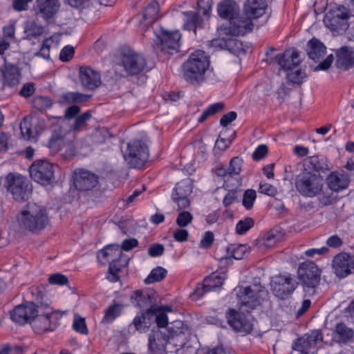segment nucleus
Masks as SVG:
<instances>
[{"label": "nucleus", "instance_id": "4d7b16f0", "mask_svg": "<svg viewBox=\"0 0 354 354\" xmlns=\"http://www.w3.org/2000/svg\"><path fill=\"white\" fill-rule=\"evenodd\" d=\"M75 49L72 46H66L62 49L59 53V59L62 62H68L73 57Z\"/></svg>", "mask_w": 354, "mask_h": 354}, {"label": "nucleus", "instance_id": "c03bdc74", "mask_svg": "<svg viewBox=\"0 0 354 354\" xmlns=\"http://www.w3.org/2000/svg\"><path fill=\"white\" fill-rule=\"evenodd\" d=\"M53 104V100L46 96H35L32 100L33 106L41 111L50 109Z\"/></svg>", "mask_w": 354, "mask_h": 354}, {"label": "nucleus", "instance_id": "7c9ffc66", "mask_svg": "<svg viewBox=\"0 0 354 354\" xmlns=\"http://www.w3.org/2000/svg\"><path fill=\"white\" fill-rule=\"evenodd\" d=\"M354 335V331L344 323H337L333 333V339L338 343H347Z\"/></svg>", "mask_w": 354, "mask_h": 354}, {"label": "nucleus", "instance_id": "b1692460", "mask_svg": "<svg viewBox=\"0 0 354 354\" xmlns=\"http://www.w3.org/2000/svg\"><path fill=\"white\" fill-rule=\"evenodd\" d=\"M274 59L280 66V69L287 72L292 71L300 63L299 52L295 49H288L282 54H277Z\"/></svg>", "mask_w": 354, "mask_h": 354}, {"label": "nucleus", "instance_id": "09e8293b", "mask_svg": "<svg viewBox=\"0 0 354 354\" xmlns=\"http://www.w3.org/2000/svg\"><path fill=\"white\" fill-rule=\"evenodd\" d=\"M243 163V160L239 156H235L232 158L229 163L228 166V173L229 176H232L234 175H239L241 171V167Z\"/></svg>", "mask_w": 354, "mask_h": 354}, {"label": "nucleus", "instance_id": "6e6552de", "mask_svg": "<svg viewBox=\"0 0 354 354\" xmlns=\"http://www.w3.org/2000/svg\"><path fill=\"white\" fill-rule=\"evenodd\" d=\"M115 64L122 66L129 75L133 76L145 70L146 59L142 54L127 48L120 51L115 59Z\"/></svg>", "mask_w": 354, "mask_h": 354}, {"label": "nucleus", "instance_id": "f257e3e1", "mask_svg": "<svg viewBox=\"0 0 354 354\" xmlns=\"http://www.w3.org/2000/svg\"><path fill=\"white\" fill-rule=\"evenodd\" d=\"M267 8L265 0H247L244 7V14L237 17L226 25L218 28L219 35L222 39H214L211 41L212 46L221 48H229L236 41L231 37L244 35L253 29L252 19L262 16Z\"/></svg>", "mask_w": 354, "mask_h": 354}, {"label": "nucleus", "instance_id": "6ab92c4d", "mask_svg": "<svg viewBox=\"0 0 354 354\" xmlns=\"http://www.w3.org/2000/svg\"><path fill=\"white\" fill-rule=\"evenodd\" d=\"M59 8V0H36L34 10L37 16L48 21L54 18Z\"/></svg>", "mask_w": 354, "mask_h": 354}, {"label": "nucleus", "instance_id": "2eb2a0df", "mask_svg": "<svg viewBox=\"0 0 354 354\" xmlns=\"http://www.w3.org/2000/svg\"><path fill=\"white\" fill-rule=\"evenodd\" d=\"M181 35L178 30L167 31L162 30L158 35L157 46L165 53L174 54L179 50Z\"/></svg>", "mask_w": 354, "mask_h": 354}, {"label": "nucleus", "instance_id": "0eeeda50", "mask_svg": "<svg viewBox=\"0 0 354 354\" xmlns=\"http://www.w3.org/2000/svg\"><path fill=\"white\" fill-rule=\"evenodd\" d=\"M298 274L304 291V297H310L317 293L320 283V270L313 262H305L300 265Z\"/></svg>", "mask_w": 354, "mask_h": 354}, {"label": "nucleus", "instance_id": "ea45409f", "mask_svg": "<svg viewBox=\"0 0 354 354\" xmlns=\"http://www.w3.org/2000/svg\"><path fill=\"white\" fill-rule=\"evenodd\" d=\"M248 252L249 247L243 244L230 245L227 248V254L235 259H242Z\"/></svg>", "mask_w": 354, "mask_h": 354}, {"label": "nucleus", "instance_id": "58836bf2", "mask_svg": "<svg viewBox=\"0 0 354 354\" xmlns=\"http://www.w3.org/2000/svg\"><path fill=\"white\" fill-rule=\"evenodd\" d=\"M167 271L162 267L158 266L153 269L149 276L145 279L146 284H150L155 282L160 281L167 276Z\"/></svg>", "mask_w": 354, "mask_h": 354}, {"label": "nucleus", "instance_id": "2f4dec72", "mask_svg": "<svg viewBox=\"0 0 354 354\" xmlns=\"http://www.w3.org/2000/svg\"><path fill=\"white\" fill-rule=\"evenodd\" d=\"M328 187L335 192L346 188L348 185L347 176L339 173H332L327 178Z\"/></svg>", "mask_w": 354, "mask_h": 354}, {"label": "nucleus", "instance_id": "9d476101", "mask_svg": "<svg viewBox=\"0 0 354 354\" xmlns=\"http://www.w3.org/2000/svg\"><path fill=\"white\" fill-rule=\"evenodd\" d=\"M5 187L17 201H26L32 194L31 183L19 174L10 173L6 178Z\"/></svg>", "mask_w": 354, "mask_h": 354}, {"label": "nucleus", "instance_id": "7ed1b4c3", "mask_svg": "<svg viewBox=\"0 0 354 354\" xmlns=\"http://www.w3.org/2000/svg\"><path fill=\"white\" fill-rule=\"evenodd\" d=\"M17 219L21 227L32 232L44 229L49 222L46 208L35 203H28Z\"/></svg>", "mask_w": 354, "mask_h": 354}, {"label": "nucleus", "instance_id": "4468645a", "mask_svg": "<svg viewBox=\"0 0 354 354\" xmlns=\"http://www.w3.org/2000/svg\"><path fill=\"white\" fill-rule=\"evenodd\" d=\"M102 257L109 263V270H121L123 267L128 265L129 260L124 259L120 245L111 244L105 246L97 254V258Z\"/></svg>", "mask_w": 354, "mask_h": 354}, {"label": "nucleus", "instance_id": "a878e982", "mask_svg": "<svg viewBox=\"0 0 354 354\" xmlns=\"http://www.w3.org/2000/svg\"><path fill=\"white\" fill-rule=\"evenodd\" d=\"M0 81L3 87H15L20 83L21 73L18 67L14 65H6L1 69Z\"/></svg>", "mask_w": 354, "mask_h": 354}, {"label": "nucleus", "instance_id": "c756f323", "mask_svg": "<svg viewBox=\"0 0 354 354\" xmlns=\"http://www.w3.org/2000/svg\"><path fill=\"white\" fill-rule=\"evenodd\" d=\"M326 53V47L319 39L313 38L308 42L307 53L315 62H319Z\"/></svg>", "mask_w": 354, "mask_h": 354}, {"label": "nucleus", "instance_id": "864d4df0", "mask_svg": "<svg viewBox=\"0 0 354 354\" xmlns=\"http://www.w3.org/2000/svg\"><path fill=\"white\" fill-rule=\"evenodd\" d=\"M48 281L51 285L64 286L68 282V277L61 273H55L49 276Z\"/></svg>", "mask_w": 354, "mask_h": 354}, {"label": "nucleus", "instance_id": "69168bd1", "mask_svg": "<svg viewBox=\"0 0 354 354\" xmlns=\"http://www.w3.org/2000/svg\"><path fill=\"white\" fill-rule=\"evenodd\" d=\"M138 245V241L136 239L131 238L124 239L120 245L121 251H129L136 248Z\"/></svg>", "mask_w": 354, "mask_h": 354}, {"label": "nucleus", "instance_id": "4be33fe9", "mask_svg": "<svg viewBox=\"0 0 354 354\" xmlns=\"http://www.w3.org/2000/svg\"><path fill=\"white\" fill-rule=\"evenodd\" d=\"M98 183V176L88 170L80 169L75 172L74 185L80 191H88Z\"/></svg>", "mask_w": 354, "mask_h": 354}, {"label": "nucleus", "instance_id": "5fc2aeb1", "mask_svg": "<svg viewBox=\"0 0 354 354\" xmlns=\"http://www.w3.org/2000/svg\"><path fill=\"white\" fill-rule=\"evenodd\" d=\"M91 118V114L89 111L84 112L83 114L77 116L73 125L74 130H79L84 127L86 122Z\"/></svg>", "mask_w": 354, "mask_h": 354}, {"label": "nucleus", "instance_id": "f3484780", "mask_svg": "<svg viewBox=\"0 0 354 354\" xmlns=\"http://www.w3.org/2000/svg\"><path fill=\"white\" fill-rule=\"evenodd\" d=\"M225 277L217 273H212L209 276L205 277L203 283L198 284L194 292L191 295V297L194 300L201 298L205 293L214 291L220 288L224 282Z\"/></svg>", "mask_w": 354, "mask_h": 354}, {"label": "nucleus", "instance_id": "e433bc0d", "mask_svg": "<svg viewBox=\"0 0 354 354\" xmlns=\"http://www.w3.org/2000/svg\"><path fill=\"white\" fill-rule=\"evenodd\" d=\"M159 8L156 1H151L144 9L142 17L143 19L149 24L153 23L158 19Z\"/></svg>", "mask_w": 354, "mask_h": 354}, {"label": "nucleus", "instance_id": "5701e85b", "mask_svg": "<svg viewBox=\"0 0 354 354\" xmlns=\"http://www.w3.org/2000/svg\"><path fill=\"white\" fill-rule=\"evenodd\" d=\"M79 77L82 85L88 90H94L102 84L100 73L89 66H81Z\"/></svg>", "mask_w": 354, "mask_h": 354}, {"label": "nucleus", "instance_id": "39448f33", "mask_svg": "<svg viewBox=\"0 0 354 354\" xmlns=\"http://www.w3.org/2000/svg\"><path fill=\"white\" fill-rule=\"evenodd\" d=\"M238 305L242 313H250L268 297V292L260 283L239 287L237 292Z\"/></svg>", "mask_w": 354, "mask_h": 354}, {"label": "nucleus", "instance_id": "13d9d810", "mask_svg": "<svg viewBox=\"0 0 354 354\" xmlns=\"http://www.w3.org/2000/svg\"><path fill=\"white\" fill-rule=\"evenodd\" d=\"M214 240V234L210 232H206L200 241V247L204 249L209 248Z\"/></svg>", "mask_w": 354, "mask_h": 354}, {"label": "nucleus", "instance_id": "bb28decb", "mask_svg": "<svg viewBox=\"0 0 354 354\" xmlns=\"http://www.w3.org/2000/svg\"><path fill=\"white\" fill-rule=\"evenodd\" d=\"M149 310L151 311L150 314L151 323L155 321L157 324L156 328L167 331V328H168V326L170 325L171 323L168 322V317L165 313L167 311L171 312V308L168 306H158L153 305L150 306Z\"/></svg>", "mask_w": 354, "mask_h": 354}, {"label": "nucleus", "instance_id": "423d86ee", "mask_svg": "<svg viewBox=\"0 0 354 354\" xmlns=\"http://www.w3.org/2000/svg\"><path fill=\"white\" fill-rule=\"evenodd\" d=\"M57 315L51 307L50 302L44 301L37 306L30 324L35 333H43L53 331L57 328Z\"/></svg>", "mask_w": 354, "mask_h": 354}, {"label": "nucleus", "instance_id": "f8f14e48", "mask_svg": "<svg viewBox=\"0 0 354 354\" xmlns=\"http://www.w3.org/2000/svg\"><path fill=\"white\" fill-rule=\"evenodd\" d=\"M29 173L35 182L49 185L54 179L55 165L46 160H36L30 165Z\"/></svg>", "mask_w": 354, "mask_h": 354}, {"label": "nucleus", "instance_id": "052dcab7", "mask_svg": "<svg viewBox=\"0 0 354 354\" xmlns=\"http://www.w3.org/2000/svg\"><path fill=\"white\" fill-rule=\"evenodd\" d=\"M268 153V147L266 145H261L258 146L252 154V158L259 161L263 158Z\"/></svg>", "mask_w": 354, "mask_h": 354}, {"label": "nucleus", "instance_id": "6e6d98bb", "mask_svg": "<svg viewBox=\"0 0 354 354\" xmlns=\"http://www.w3.org/2000/svg\"><path fill=\"white\" fill-rule=\"evenodd\" d=\"M212 0H199L198 1V12L200 13L202 12L203 16L208 17L212 10Z\"/></svg>", "mask_w": 354, "mask_h": 354}, {"label": "nucleus", "instance_id": "680f3d73", "mask_svg": "<svg viewBox=\"0 0 354 354\" xmlns=\"http://www.w3.org/2000/svg\"><path fill=\"white\" fill-rule=\"evenodd\" d=\"M333 60L334 57L332 54L328 55L324 61L320 62L319 64L315 67L314 71H319L328 70L330 67Z\"/></svg>", "mask_w": 354, "mask_h": 354}, {"label": "nucleus", "instance_id": "338daca9", "mask_svg": "<svg viewBox=\"0 0 354 354\" xmlns=\"http://www.w3.org/2000/svg\"><path fill=\"white\" fill-rule=\"evenodd\" d=\"M35 88L33 83L25 84L19 91V95L24 97H29L35 93Z\"/></svg>", "mask_w": 354, "mask_h": 354}, {"label": "nucleus", "instance_id": "ddd939ff", "mask_svg": "<svg viewBox=\"0 0 354 354\" xmlns=\"http://www.w3.org/2000/svg\"><path fill=\"white\" fill-rule=\"evenodd\" d=\"M298 286V282L290 274L276 276L271 282L274 295L280 299H288Z\"/></svg>", "mask_w": 354, "mask_h": 354}, {"label": "nucleus", "instance_id": "f704fd0d", "mask_svg": "<svg viewBox=\"0 0 354 354\" xmlns=\"http://www.w3.org/2000/svg\"><path fill=\"white\" fill-rule=\"evenodd\" d=\"M151 311L149 310V308L145 313L135 317L133 324L137 330L140 332H145L146 330L150 327L151 324Z\"/></svg>", "mask_w": 354, "mask_h": 354}, {"label": "nucleus", "instance_id": "20e7f679", "mask_svg": "<svg viewBox=\"0 0 354 354\" xmlns=\"http://www.w3.org/2000/svg\"><path fill=\"white\" fill-rule=\"evenodd\" d=\"M209 59L206 53L196 50L192 53L183 64L184 79L191 84H198L205 79V74L209 66Z\"/></svg>", "mask_w": 354, "mask_h": 354}, {"label": "nucleus", "instance_id": "4c0bfd02", "mask_svg": "<svg viewBox=\"0 0 354 354\" xmlns=\"http://www.w3.org/2000/svg\"><path fill=\"white\" fill-rule=\"evenodd\" d=\"M44 32V28L42 26L38 25L35 22L28 23L25 28L26 39L28 40H32L41 37Z\"/></svg>", "mask_w": 354, "mask_h": 354}, {"label": "nucleus", "instance_id": "c85d7f7f", "mask_svg": "<svg viewBox=\"0 0 354 354\" xmlns=\"http://www.w3.org/2000/svg\"><path fill=\"white\" fill-rule=\"evenodd\" d=\"M237 9L238 6L236 3L232 0H223L218 4L217 12L219 17L223 19H230L229 21L223 24L222 26L226 25L232 20L237 18L234 17Z\"/></svg>", "mask_w": 354, "mask_h": 354}, {"label": "nucleus", "instance_id": "37998d69", "mask_svg": "<svg viewBox=\"0 0 354 354\" xmlns=\"http://www.w3.org/2000/svg\"><path fill=\"white\" fill-rule=\"evenodd\" d=\"M20 131L24 139L32 140L35 138V133L32 129L31 124L27 118H24L20 123Z\"/></svg>", "mask_w": 354, "mask_h": 354}, {"label": "nucleus", "instance_id": "774afa93", "mask_svg": "<svg viewBox=\"0 0 354 354\" xmlns=\"http://www.w3.org/2000/svg\"><path fill=\"white\" fill-rule=\"evenodd\" d=\"M237 200V192L236 190H230L225 196L223 204L225 207L230 206Z\"/></svg>", "mask_w": 354, "mask_h": 354}, {"label": "nucleus", "instance_id": "0e129e2a", "mask_svg": "<svg viewBox=\"0 0 354 354\" xmlns=\"http://www.w3.org/2000/svg\"><path fill=\"white\" fill-rule=\"evenodd\" d=\"M236 117L237 113L235 111H230L221 117L220 124L222 127H225L232 122L235 120Z\"/></svg>", "mask_w": 354, "mask_h": 354}, {"label": "nucleus", "instance_id": "1a4fd4ad", "mask_svg": "<svg viewBox=\"0 0 354 354\" xmlns=\"http://www.w3.org/2000/svg\"><path fill=\"white\" fill-rule=\"evenodd\" d=\"M323 178L319 174L310 171L304 172L297 176L295 187L303 196L313 198L318 195L322 189Z\"/></svg>", "mask_w": 354, "mask_h": 354}, {"label": "nucleus", "instance_id": "79ce46f5", "mask_svg": "<svg viewBox=\"0 0 354 354\" xmlns=\"http://www.w3.org/2000/svg\"><path fill=\"white\" fill-rule=\"evenodd\" d=\"M62 99L68 104L79 103L87 101L88 95L78 92H68L62 95Z\"/></svg>", "mask_w": 354, "mask_h": 354}, {"label": "nucleus", "instance_id": "a18cd8bd", "mask_svg": "<svg viewBox=\"0 0 354 354\" xmlns=\"http://www.w3.org/2000/svg\"><path fill=\"white\" fill-rule=\"evenodd\" d=\"M257 198V193L252 189H246L243 196L242 205L247 209H252L254 203Z\"/></svg>", "mask_w": 354, "mask_h": 354}, {"label": "nucleus", "instance_id": "f03ea898", "mask_svg": "<svg viewBox=\"0 0 354 354\" xmlns=\"http://www.w3.org/2000/svg\"><path fill=\"white\" fill-rule=\"evenodd\" d=\"M187 326L182 321L171 322L167 331L160 328H153L149 335V351L156 354L175 353L183 354L189 337Z\"/></svg>", "mask_w": 354, "mask_h": 354}, {"label": "nucleus", "instance_id": "412c9836", "mask_svg": "<svg viewBox=\"0 0 354 354\" xmlns=\"http://www.w3.org/2000/svg\"><path fill=\"white\" fill-rule=\"evenodd\" d=\"M192 191L191 183L188 180H182L176 185L172 193V199L177 204L178 210L189 207L190 202L187 195Z\"/></svg>", "mask_w": 354, "mask_h": 354}, {"label": "nucleus", "instance_id": "393cba45", "mask_svg": "<svg viewBox=\"0 0 354 354\" xmlns=\"http://www.w3.org/2000/svg\"><path fill=\"white\" fill-rule=\"evenodd\" d=\"M226 318L229 325L236 331L250 333L252 330V324L245 316L234 309H229Z\"/></svg>", "mask_w": 354, "mask_h": 354}, {"label": "nucleus", "instance_id": "de8ad7c7", "mask_svg": "<svg viewBox=\"0 0 354 354\" xmlns=\"http://www.w3.org/2000/svg\"><path fill=\"white\" fill-rule=\"evenodd\" d=\"M254 220L250 217L240 220L236 225V232L239 235L245 234L254 226Z\"/></svg>", "mask_w": 354, "mask_h": 354}, {"label": "nucleus", "instance_id": "c9c22d12", "mask_svg": "<svg viewBox=\"0 0 354 354\" xmlns=\"http://www.w3.org/2000/svg\"><path fill=\"white\" fill-rule=\"evenodd\" d=\"M122 307L123 306L120 304L109 306L104 310L102 322L106 324L113 322L121 314Z\"/></svg>", "mask_w": 354, "mask_h": 354}, {"label": "nucleus", "instance_id": "473e14b6", "mask_svg": "<svg viewBox=\"0 0 354 354\" xmlns=\"http://www.w3.org/2000/svg\"><path fill=\"white\" fill-rule=\"evenodd\" d=\"M185 19L184 27L188 30H193L196 32L198 28H201L203 19L200 15V12L196 11H187L183 13Z\"/></svg>", "mask_w": 354, "mask_h": 354}, {"label": "nucleus", "instance_id": "a211bd4d", "mask_svg": "<svg viewBox=\"0 0 354 354\" xmlns=\"http://www.w3.org/2000/svg\"><path fill=\"white\" fill-rule=\"evenodd\" d=\"M37 306L32 301L18 305L10 311V318L14 322L21 325L30 323L35 315Z\"/></svg>", "mask_w": 354, "mask_h": 354}, {"label": "nucleus", "instance_id": "49530a36", "mask_svg": "<svg viewBox=\"0 0 354 354\" xmlns=\"http://www.w3.org/2000/svg\"><path fill=\"white\" fill-rule=\"evenodd\" d=\"M279 241V236L274 231H270L263 234L259 240L261 245L266 248L273 247Z\"/></svg>", "mask_w": 354, "mask_h": 354}, {"label": "nucleus", "instance_id": "e2e57ef3", "mask_svg": "<svg viewBox=\"0 0 354 354\" xmlns=\"http://www.w3.org/2000/svg\"><path fill=\"white\" fill-rule=\"evenodd\" d=\"M301 71L300 69H296L294 72L289 71L286 72L287 79L296 84H299L302 80Z\"/></svg>", "mask_w": 354, "mask_h": 354}, {"label": "nucleus", "instance_id": "bf43d9fd", "mask_svg": "<svg viewBox=\"0 0 354 354\" xmlns=\"http://www.w3.org/2000/svg\"><path fill=\"white\" fill-rule=\"evenodd\" d=\"M259 192L270 196H274L277 192L276 188L269 183H260Z\"/></svg>", "mask_w": 354, "mask_h": 354}, {"label": "nucleus", "instance_id": "a19ab883", "mask_svg": "<svg viewBox=\"0 0 354 354\" xmlns=\"http://www.w3.org/2000/svg\"><path fill=\"white\" fill-rule=\"evenodd\" d=\"M30 291L35 297V301H33L35 306H39L44 301L50 302L46 296V290L44 286L32 287Z\"/></svg>", "mask_w": 354, "mask_h": 354}, {"label": "nucleus", "instance_id": "cd10ccee", "mask_svg": "<svg viewBox=\"0 0 354 354\" xmlns=\"http://www.w3.org/2000/svg\"><path fill=\"white\" fill-rule=\"evenodd\" d=\"M337 68L347 71L354 66V53L348 47H342L337 53Z\"/></svg>", "mask_w": 354, "mask_h": 354}, {"label": "nucleus", "instance_id": "dca6fc26", "mask_svg": "<svg viewBox=\"0 0 354 354\" xmlns=\"http://www.w3.org/2000/svg\"><path fill=\"white\" fill-rule=\"evenodd\" d=\"M348 14L346 8L342 6L327 12L324 17V22L327 27L333 30H344L346 28L349 29L352 26L348 24Z\"/></svg>", "mask_w": 354, "mask_h": 354}, {"label": "nucleus", "instance_id": "9b49d317", "mask_svg": "<svg viewBox=\"0 0 354 354\" xmlns=\"http://www.w3.org/2000/svg\"><path fill=\"white\" fill-rule=\"evenodd\" d=\"M124 158L131 167H142L149 158L148 147L142 140H133L128 144Z\"/></svg>", "mask_w": 354, "mask_h": 354}, {"label": "nucleus", "instance_id": "8fccbe9b", "mask_svg": "<svg viewBox=\"0 0 354 354\" xmlns=\"http://www.w3.org/2000/svg\"><path fill=\"white\" fill-rule=\"evenodd\" d=\"M52 42L53 41L50 38L44 39L39 50L35 53V55L48 59L50 58V48Z\"/></svg>", "mask_w": 354, "mask_h": 354}, {"label": "nucleus", "instance_id": "603ef678", "mask_svg": "<svg viewBox=\"0 0 354 354\" xmlns=\"http://www.w3.org/2000/svg\"><path fill=\"white\" fill-rule=\"evenodd\" d=\"M73 328L76 331L82 335L88 334V328L86 327L85 319L79 316H75L73 324Z\"/></svg>", "mask_w": 354, "mask_h": 354}, {"label": "nucleus", "instance_id": "aec40b11", "mask_svg": "<svg viewBox=\"0 0 354 354\" xmlns=\"http://www.w3.org/2000/svg\"><path fill=\"white\" fill-rule=\"evenodd\" d=\"M335 274L344 278L354 270V258L345 252L337 254L333 261Z\"/></svg>", "mask_w": 354, "mask_h": 354}, {"label": "nucleus", "instance_id": "72a5a7b5", "mask_svg": "<svg viewBox=\"0 0 354 354\" xmlns=\"http://www.w3.org/2000/svg\"><path fill=\"white\" fill-rule=\"evenodd\" d=\"M304 166L306 169L319 171L328 168L326 159L322 156H313L305 160Z\"/></svg>", "mask_w": 354, "mask_h": 354}, {"label": "nucleus", "instance_id": "3c124183", "mask_svg": "<svg viewBox=\"0 0 354 354\" xmlns=\"http://www.w3.org/2000/svg\"><path fill=\"white\" fill-rule=\"evenodd\" d=\"M193 220L192 214L187 211H181L176 218V224L180 227H185L192 223Z\"/></svg>", "mask_w": 354, "mask_h": 354}]
</instances>
